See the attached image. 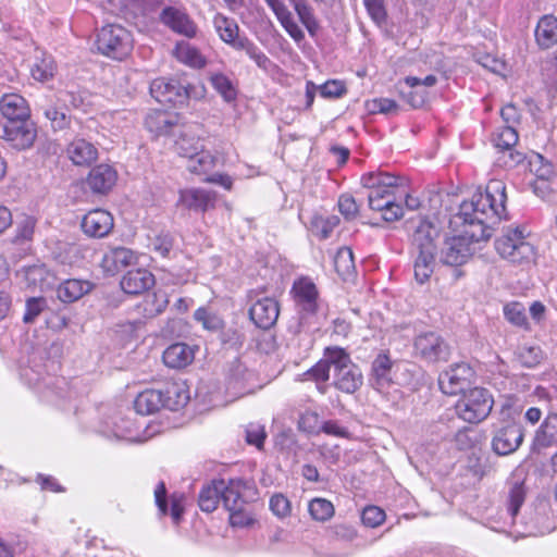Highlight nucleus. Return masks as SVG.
Returning <instances> with one entry per match:
<instances>
[{"label": "nucleus", "instance_id": "f8f14e48", "mask_svg": "<svg viewBox=\"0 0 557 557\" xmlns=\"http://www.w3.org/2000/svg\"><path fill=\"white\" fill-rule=\"evenodd\" d=\"M160 22L176 34L193 38L197 34V25L182 7L166 5L159 14Z\"/></svg>", "mask_w": 557, "mask_h": 557}, {"label": "nucleus", "instance_id": "c9c22d12", "mask_svg": "<svg viewBox=\"0 0 557 557\" xmlns=\"http://www.w3.org/2000/svg\"><path fill=\"white\" fill-rule=\"evenodd\" d=\"M162 399V393L159 389H146L135 398L134 408L139 414H152L163 407Z\"/></svg>", "mask_w": 557, "mask_h": 557}, {"label": "nucleus", "instance_id": "a18cd8bd", "mask_svg": "<svg viewBox=\"0 0 557 557\" xmlns=\"http://www.w3.org/2000/svg\"><path fill=\"white\" fill-rule=\"evenodd\" d=\"M334 267L343 280H348L355 272L354 253L349 247H342L334 257Z\"/></svg>", "mask_w": 557, "mask_h": 557}, {"label": "nucleus", "instance_id": "a19ab883", "mask_svg": "<svg viewBox=\"0 0 557 557\" xmlns=\"http://www.w3.org/2000/svg\"><path fill=\"white\" fill-rule=\"evenodd\" d=\"M338 223L339 219L336 215L323 216L320 214H313L309 222V231L315 237L326 239Z\"/></svg>", "mask_w": 557, "mask_h": 557}, {"label": "nucleus", "instance_id": "8fccbe9b", "mask_svg": "<svg viewBox=\"0 0 557 557\" xmlns=\"http://www.w3.org/2000/svg\"><path fill=\"white\" fill-rule=\"evenodd\" d=\"M25 278L28 285H33L44 290L51 285L52 275L45 265H33L25 270Z\"/></svg>", "mask_w": 557, "mask_h": 557}, {"label": "nucleus", "instance_id": "c85d7f7f", "mask_svg": "<svg viewBox=\"0 0 557 557\" xmlns=\"http://www.w3.org/2000/svg\"><path fill=\"white\" fill-rule=\"evenodd\" d=\"M163 362L172 369H183L195 358L194 349L185 343H175L163 351Z\"/></svg>", "mask_w": 557, "mask_h": 557}, {"label": "nucleus", "instance_id": "bb28decb", "mask_svg": "<svg viewBox=\"0 0 557 557\" xmlns=\"http://www.w3.org/2000/svg\"><path fill=\"white\" fill-rule=\"evenodd\" d=\"M66 153L69 159L78 166H87L98 158L97 148L84 138L73 139L66 148Z\"/></svg>", "mask_w": 557, "mask_h": 557}, {"label": "nucleus", "instance_id": "79ce46f5", "mask_svg": "<svg viewBox=\"0 0 557 557\" xmlns=\"http://www.w3.org/2000/svg\"><path fill=\"white\" fill-rule=\"evenodd\" d=\"M55 72L57 64L54 59L46 53H42L41 58H36L30 69L33 78L41 83L50 81Z\"/></svg>", "mask_w": 557, "mask_h": 557}, {"label": "nucleus", "instance_id": "412c9836", "mask_svg": "<svg viewBox=\"0 0 557 557\" xmlns=\"http://www.w3.org/2000/svg\"><path fill=\"white\" fill-rule=\"evenodd\" d=\"M273 12L285 32L299 44L305 39V33L296 23L293 13L289 11L284 0H263Z\"/></svg>", "mask_w": 557, "mask_h": 557}, {"label": "nucleus", "instance_id": "338daca9", "mask_svg": "<svg viewBox=\"0 0 557 557\" xmlns=\"http://www.w3.org/2000/svg\"><path fill=\"white\" fill-rule=\"evenodd\" d=\"M318 87L323 98H339L346 92L344 84L339 81H327Z\"/></svg>", "mask_w": 557, "mask_h": 557}, {"label": "nucleus", "instance_id": "052dcab7", "mask_svg": "<svg viewBox=\"0 0 557 557\" xmlns=\"http://www.w3.org/2000/svg\"><path fill=\"white\" fill-rule=\"evenodd\" d=\"M270 509L276 517L286 518L292 511L290 502L283 494H274L270 498Z\"/></svg>", "mask_w": 557, "mask_h": 557}, {"label": "nucleus", "instance_id": "f704fd0d", "mask_svg": "<svg viewBox=\"0 0 557 557\" xmlns=\"http://www.w3.org/2000/svg\"><path fill=\"white\" fill-rule=\"evenodd\" d=\"M91 289V284L83 280H66L57 289V296L62 302H74Z\"/></svg>", "mask_w": 557, "mask_h": 557}, {"label": "nucleus", "instance_id": "9b49d317", "mask_svg": "<svg viewBox=\"0 0 557 557\" xmlns=\"http://www.w3.org/2000/svg\"><path fill=\"white\" fill-rule=\"evenodd\" d=\"M523 437V426L520 423L509 422L495 432L492 449L498 456L510 455L521 446Z\"/></svg>", "mask_w": 557, "mask_h": 557}, {"label": "nucleus", "instance_id": "2f4dec72", "mask_svg": "<svg viewBox=\"0 0 557 557\" xmlns=\"http://www.w3.org/2000/svg\"><path fill=\"white\" fill-rule=\"evenodd\" d=\"M536 449L557 446V413H549L544 419L533 438Z\"/></svg>", "mask_w": 557, "mask_h": 557}, {"label": "nucleus", "instance_id": "6e6552de", "mask_svg": "<svg viewBox=\"0 0 557 557\" xmlns=\"http://www.w3.org/2000/svg\"><path fill=\"white\" fill-rule=\"evenodd\" d=\"M0 137L13 149L27 150L36 140L37 128L30 119L4 122L0 127Z\"/></svg>", "mask_w": 557, "mask_h": 557}, {"label": "nucleus", "instance_id": "e2e57ef3", "mask_svg": "<svg viewBox=\"0 0 557 557\" xmlns=\"http://www.w3.org/2000/svg\"><path fill=\"white\" fill-rule=\"evenodd\" d=\"M246 442L249 445H255L258 449L263 447L265 440V431L263 425L259 423H250L246 428Z\"/></svg>", "mask_w": 557, "mask_h": 557}, {"label": "nucleus", "instance_id": "72a5a7b5", "mask_svg": "<svg viewBox=\"0 0 557 557\" xmlns=\"http://www.w3.org/2000/svg\"><path fill=\"white\" fill-rule=\"evenodd\" d=\"M555 529L550 523L548 508L546 504H541L535 508V516L527 523L524 531L519 532L522 536L544 535Z\"/></svg>", "mask_w": 557, "mask_h": 557}, {"label": "nucleus", "instance_id": "13d9d810", "mask_svg": "<svg viewBox=\"0 0 557 557\" xmlns=\"http://www.w3.org/2000/svg\"><path fill=\"white\" fill-rule=\"evenodd\" d=\"M168 305V295L163 292H157L146 300L145 311L148 315H157L162 313Z\"/></svg>", "mask_w": 557, "mask_h": 557}, {"label": "nucleus", "instance_id": "3c124183", "mask_svg": "<svg viewBox=\"0 0 557 557\" xmlns=\"http://www.w3.org/2000/svg\"><path fill=\"white\" fill-rule=\"evenodd\" d=\"M145 125L151 133L163 135L170 131L173 124L165 112L153 111L147 114Z\"/></svg>", "mask_w": 557, "mask_h": 557}, {"label": "nucleus", "instance_id": "423d86ee", "mask_svg": "<svg viewBox=\"0 0 557 557\" xmlns=\"http://www.w3.org/2000/svg\"><path fill=\"white\" fill-rule=\"evenodd\" d=\"M494 405L490 391L483 387H473L462 394L456 404V412L460 419L468 423H479L487 418Z\"/></svg>", "mask_w": 557, "mask_h": 557}, {"label": "nucleus", "instance_id": "39448f33", "mask_svg": "<svg viewBox=\"0 0 557 557\" xmlns=\"http://www.w3.org/2000/svg\"><path fill=\"white\" fill-rule=\"evenodd\" d=\"M495 249L503 259L516 264L530 263L535 259V248L525 239L524 230L520 227L504 230L495 240Z\"/></svg>", "mask_w": 557, "mask_h": 557}, {"label": "nucleus", "instance_id": "37998d69", "mask_svg": "<svg viewBox=\"0 0 557 557\" xmlns=\"http://www.w3.org/2000/svg\"><path fill=\"white\" fill-rule=\"evenodd\" d=\"M175 55L177 60L195 69H200L206 64V60L200 51L185 41L176 45Z\"/></svg>", "mask_w": 557, "mask_h": 557}, {"label": "nucleus", "instance_id": "473e14b6", "mask_svg": "<svg viewBox=\"0 0 557 557\" xmlns=\"http://www.w3.org/2000/svg\"><path fill=\"white\" fill-rule=\"evenodd\" d=\"M525 499V488L523 483L515 482L508 492V505L506 516L509 521H505L503 527L491 525L490 528L497 532L505 531V527L515 523V517L518 515L520 507Z\"/></svg>", "mask_w": 557, "mask_h": 557}, {"label": "nucleus", "instance_id": "864d4df0", "mask_svg": "<svg viewBox=\"0 0 557 557\" xmlns=\"http://www.w3.org/2000/svg\"><path fill=\"white\" fill-rule=\"evenodd\" d=\"M308 510L312 519L317 521H327L335 512L333 504L325 498H314L309 503Z\"/></svg>", "mask_w": 557, "mask_h": 557}, {"label": "nucleus", "instance_id": "b1692460", "mask_svg": "<svg viewBox=\"0 0 557 557\" xmlns=\"http://www.w3.org/2000/svg\"><path fill=\"white\" fill-rule=\"evenodd\" d=\"M163 408L175 411L187 405L190 395L188 387L183 381L166 382L162 389Z\"/></svg>", "mask_w": 557, "mask_h": 557}, {"label": "nucleus", "instance_id": "5fc2aeb1", "mask_svg": "<svg viewBox=\"0 0 557 557\" xmlns=\"http://www.w3.org/2000/svg\"><path fill=\"white\" fill-rule=\"evenodd\" d=\"M293 8L308 33L311 36H314L319 29V23L313 15L312 9L307 4L306 0L294 5Z\"/></svg>", "mask_w": 557, "mask_h": 557}, {"label": "nucleus", "instance_id": "f03ea898", "mask_svg": "<svg viewBox=\"0 0 557 557\" xmlns=\"http://www.w3.org/2000/svg\"><path fill=\"white\" fill-rule=\"evenodd\" d=\"M436 227L429 221L421 220L412 236V244L418 252L414 262V277L418 283H425L432 275L435 264L434 237Z\"/></svg>", "mask_w": 557, "mask_h": 557}, {"label": "nucleus", "instance_id": "f3484780", "mask_svg": "<svg viewBox=\"0 0 557 557\" xmlns=\"http://www.w3.org/2000/svg\"><path fill=\"white\" fill-rule=\"evenodd\" d=\"M116 181V170L110 164L101 163L89 171L86 185L94 194L106 195L115 186Z\"/></svg>", "mask_w": 557, "mask_h": 557}, {"label": "nucleus", "instance_id": "69168bd1", "mask_svg": "<svg viewBox=\"0 0 557 557\" xmlns=\"http://www.w3.org/2000/svg\"><path fill=\"white\" fill-rule=\"evenodd\" d=\"M363 3L373 22L379 25L385 22L386 10L384 0H363Z\"/></svg>", "mask_w": 557, "mask_h": 557}, {"label": "nucleus", "instance_id": "cd10ccee", "mask_svg": "<svg viewBox=\"0 0 557 557\" xmlns=\"http://www.w3.org/2000/svg\"><path fill=\"white\" fill-rule=\"evenodd\" d=\"M393 361L386 352H380L373 360L371 367V385L382 392L392 381Z\"/></svg>", "mask_w": 557, "mask_h": 557}, {"label": "nucleus", "instance_id": "f257e3e1", "mask_svg": "<svg viewBox=\"0 0 557 557\" xmlns=\"http://www.w3.org/2000/svg\"><path fill=\"white\" fill-rule=\"evenodd\" d=\"M506 201V185L499 180H491L484 193L476 191L471 200L463 201L459 216L469 228L444 242L440 261L449 267L465 264L474 252L472 245L487 240L493 227L507 219Z\"/></svg>", "mask_w": 557, "mask_h": 557}, {"label": "nucleus", "instance_id": "c03bdc74", "mask_svg": "<svg viewBox=\"0 0 557 557\" xmlns=\"http://www.w3.org/2000/svg\"><path fill=\"white\" fill-rule=\"evenodd\" d=\"M210 83L213 89L226 101L231 102L236 99L237 89L232 79L221 72L210 75Z\"/></svg>", "mask_w": 557, "mask_h": 557}, {"label": "nucleus", "instance_id": "de8ad7c7", "mask_svg": "<svg viewBox=\"0 0 557 557\" xmlns=\"http://www.w3.org/2000/svg\"><path fill=\"white\" fill-rule=\"evenodd\" d=\"M530 172L541 181H548L554 175V166L543 156L532 152L528 157Z\"/></svg>", "mask_w": 557, "mask_h": 557}, {"label": "nucleus", "instance_id": "2eb2a0df", "mask_svg": "<svg viewBox=\"0 0 557 557\" xmlns=\"http://www.w3.org/2000/svg\"><path fill=\"white\" fill-rule=\"evenodd\" d=\"M81 226L88 237L103 238L113 230L114 220L109 211L95 209L84 215Z\"/></svg>", "mask_w": 557, "mask_h": 557}, {"label": "nucleus", "instance_id": "7c9ffc66", "mask_svg": "<svg viewBox=\"0 0 557 557\" xmlns=\"http://www.w3.org/2000/svg\"><path fill=\"white\" fill-rule=\"evenodd\" d=\"M535 40L542 49H549L557 44V17L555 15L546 14L539 20Z\"/></svg>", "mask_w": 557, "mask_h": 557}, {"label": "nucleus", "instance_id": "4468645a", "mask_svg": "<svg viewBox=\"0 0 557 557\" xmlns=\"http://www.w3.org/2000/svg\"><path fill=\"white\" fill-rule=\"evenodd\" d=\"M518 133L513 126H504L498 128L492 136V143L498 152L504 157L507 154V160H504V165L511 168L520 164L524 160V156L520 152L513 151V147L518 143Z\"/></svg>", "mask_w": 557, "mask_h": 557}, {"label": "nucleus", "instance_id": "09e8293b", "mask_svg": "<svg viewBox=\"0 0 557 557\" xmlns=\"http://www.w3.org/2000/svg\"><path fill=\"white\" fill-rule=\"evenodd\" d=\"M323 358L325 359L329 368H333L334 372L345 369L352 364L348 352L341 347H327L324 351Z\"/></svg>", "mask_w": 557, "mask_h": 557}, {"label": "nucleus", "instance_id": "393cba45", "mask_svg": "<svg viewBox=\"0 0 557 557\" xmlns=\"http://www.w3.org/2000/svg\"><path fill=\"white\" fill-rule=\"evenodd\" d=\"M0 111L5 122L29 119L30 111L26 100L17 94H9L0 99Z\"/></svg>", "mask_w": 557, "mask_h": 557}, {"label": "nucleus", "instance_id": "9d476101", "mask_svg": "<svg viewBox=\"0 0 557 557\" xmlns=\"http://www.w3.org/2000/svg\"><path fill=\"white\" fill-rule=\"evenodd\" d=\"M473 377V369L466 362H459L440 374L438 385L444 394L455 396L467 392Z\"/></svg>", "mask_w": 557, "mask_h": 557}, {"label": "nucleus", "instance_id": "6e6d98bb", "mask_svg": "<svg viewBox=\"0 0 557 557\" xmlns=\"http://www.w3.org/2000/svg\"><path fill=\"white\" fill-rule=\"evenodd\" d=\"M504 315L513 325L524 326L527 324L525 309L518 301L507 304L504 307Z\"/></svg>", "mask_w": 557, "mask_h": 557}, {"label": "nucleus", "instance_id": "1a4fd4ad", "mask_svg": "<svg viewBox=\"0 0 557 557\" xmlns=\"http://www.w3.org/2000/svg\"><path fill=\"white\" fill-rule=\"evenodd\" d=\"M191 88L175 78L159 77L151 82L150 94L162 104L181 106L191 97Z\"/></svg>", "mask_w": 557, "mask_h": 557}, {"label": "nucleus", "instance_id": "774afa93", "mask_svg": "<svg viewBox=\"0 0 557 557\" xmlns=\"http://www.w3.org/2000/svg\"><path fill=\"white\" fill-rule=\"evenodd\" d=\"M338 209L339 212L347 220L355 219L358 214V206L356 200L350 195H342L338 199Z\"/></svg>", "mask_w": 557, "mask_h": 557}, {"label": "nucleus", "instance_id": "58836bf2", "mask_svg": "<svg viewBox=\"0 0 557 557\" xmlns=\"http://www.w3.org/2000/svg\"><path fill=\"white\" fill-rule=\"evenodd\" d=\"M224 487V480L213 481L211 485L205 486L199 494V507L202 511L212 512L218 504L222 502L221 490Z\"/></svg>", "mask_w": 557, "mask_h": 557}, {"label": "nucleus", "instance_id": "20e7f679", "mask_svg": "<svg viewBox=\"0 0 557 557\" xmlns=\"http://www.w3.org/2000/svg\"><path fill=\"white\" fill-rule=\"evenodd\" d=\"M97 50L113 60L126 59L134 47V39L129 30L119 24L102 26L97 34Z\"/></svg>", "mask_w": 557, "mask_h": 557}, {"label": "nucleus", "instance_id": "ddd939ff", "mask_svg": "<svg viewBox=\"0 0 557 557\" xmlns=\"http://www.w3.org/2000/svg\"><path fill=\"white\" fill-rule=\"evenodd\" d=\"M255 494L256 491L250 483L242 479H231L228 482L224 481L221 499L226 510H234L247 505Z\"/></svg>", "mask_w": 557, "mask_h": 557}, {"label": "nucleus", "instance_id": "a878e982", "mask_svg": "<svg viewBox=\"0 0 557 557\" xmlns=\"http://www.w3.org/2000/svg\"><path fill=\"white\" fill-rule=\"evenodd\" d=\"M199 126L190 125L180 129L177 138L175 140V150L183 158H190L191 154H196L197 150L201 149L200 136L198 134Z\"/></svg>", "mask_w": 557, "mask_h": 557}, {"label": "nucleus", "instance_id": "c756f323", "mask_svg": "<svg viewBox=\"0 0 557 557\" xmlns=\"http://www.w3.org/2000/svg\"><path fill=\"white\" fill-rule=\"evenodd\" d=\"M334 386L343 393L354 394L363 382L362 373L356 364H350L338 372H334Z\"/></svg>", "mask_w": 557, "mask_h": 557}, {"label": "nucleus", "instance_id": "4c0bfd02", "mask_svg": "<svg viewBox=\"0 0 557 557\" xmlns=\"http://www.w3.org/2000/svg\"><path fill=\"white\" fill-rule=\"evenodd\" d=\"M213 26L222 41L231 47L242 37L235 20L216 13L213 17Z\"/></svg>", "mask_w": 557, "mask_h": 557}, {"label": "nucleus", "instance_id": "680f3d73", "mask_svg": "<svg viewBox=\"0 0 557 557\" xmlns=\"http://www.w3.org/2000/svg\"><path fill=\"white\" fill-rule=\"evenodd\" d=\"M36 226L35 218L30 215H24L16 224V240H30L33 238Z\"/></svg>", "mask_w": 557, "mask_h": 557}, {"label": "nucleus", "instance_id": "dca6fc26", "mask_svg": "<svg viewBox=\"0 0 557 557\" xmlns=\"http://www.w3.org/2000/svg\"><path fill=\"white\" fill-rule=\"evenodd\" d=\"M137 255L126 247H109L103 253L100 267L109 275H115L124 268L135 264Z\"/></svg>", "mask_w": 557, "mask_h": 557}, {"label": "nucleus", "instance_id": "aec40b11", "mask_svg": "<svg viewBox=\"0 0 557 557\" xmlns=\"http://www.w3.org/2000/svg\"><path fill=\"white\" fill-rule=\"evenodd\" d=\"M278 313V304L271 297L258 299L249 309L250 319L263 330L270 329L276 322Z\"/></svg>", "mask_w": 557, "mask_h": 557}, {"label": "nucleus", "instance_id": "603ef678", "mask_svg": "<svg viewBox=\"0 0 557 557\" xmlns=\"http://www.w3.org/2000/svg\"><path fill=\"white\" fill-rule=\"evenodd\" d=\"M41 109L44 115L50 122V125L54 131L64 129L69 126L70 116L63 109L59 108L57 104L51 103L41 107Z\"/></svg>", "mask_w": 557, "mask_h": 557}, {"label": "nucleus", "instance_id": "0e129e2a", "mask_svg": "<svg viewBox=\"0 0 557 557\" xmlns=\"http://www.w3.org/2000/svg\"><path fill=\"white\" fill-rule=\"evenodd\" d=\"M195 319L202 324V326L210 331H215L222 327V320L215 314L210 313L205 308H199L195 312Z\"/></svg>", "mask_w": 557, "mask_h": 557}, {"label": "nucleus", "instance_id": "e433bc0d", "mask_svg": "<svg viewBox=\"0 0 557 557\" xmlns=\"http://www.w3.org/2000/svg\"><path fill=\"white\" fill-rule=\"evenodd\" d=\"M187 159L186 169L197 175H208L216 165L218 158L203 147Z\"/></svg>", "mask_w": 557, "mask_h": 557}, {"label": "nucleus", "instance_id": "6ab92c4d", "mask_svg": "<svg viewBox=\"0 0 557 557\" xmlns=\"http://www.w3.org/2000/svg\"><path fill=\"white\" fill-rule=\"evenodd\" d=\"M292 293L299 311L313 314L318 309V289L309 278H300L293 285Z\"/></svg>", "mask_w": 557, "mask_h": 557}, {"label": "nucleus", "instance_id": "ea45409f", "mask_svg": "<svg viewBox=\"0 0 557 557\" xmlns=\"http://www.w3.org/2000/svg\"><path fill=\"white\" fill-rule=\"evenodd\" d=\"M235 50H243L255 61L258 67L269 71L273 66V62L247 37H240L233 46Z\"/></svg>", "mask_w": 557, "mask_h": 557}, {"label": "nucleus", "instance_id": "4d7b16f0", "mask_svg": "<svg viewBox=\"0 0 557 557\" xmlns=\"http://www.w3.org/2000/svg\"><path fill=\"white\" fill-rule=\"evenodd\" d=\"M386 515L377 506H367L361 513V521L366 527L376 528L385 521Z\"/></svg>", "mask_w": 557, "mask_h": 557}, {"label": "nucleus", "instance_id": "bf43d9fd", "mask_svg": "<svg viewBox=\"0 0 557 557\" xmlns=\"http://www.w3.org/2000/svg\"><path fill=\"white\" fill-rule=\"evenodd\" d=\"M47 308V300L42 297L29 298L26 302V311L23 317L25 323H33L36 318Z\"/></svg>", "mask_w": 557, "mask_h": 557}, {"label": "nucleus", "instance_id": "a211bd4d", "mask_svg": "<svg viewBox=\"0 0 557 557\" xmlns=\"http://www.w3.org/2000/svg\"><path fill=\"white\" fill-rule=\"evenodd\" d=\"M101 433L109 438L114 437L128 442L141 441L137 423L122 414H116L111 418L110 422H106L101 429Z\"/></svg>", "mask_w": 557, "mask_h": 557}, {"label": "nucleus", "instance_id": "7ed1b4c3", "mask_svg": "<svg viewBox=\"0 0 557 557\" xmlns=\"http://www.w3.org/2000/svg\"><path fill=\"white\" fill-rule=\"evenodd\" d=\"M361 184L370 191L368 194L369 207L382 209L391 201L397 200V197L404 196L399 176H394L383 172H369L361 176Z\"/></svg>", "mask_w": 557, "mask_h": 557}, {"label": "nucleus", "instance_id": "49530a36", "mask_svg": "<svg viewBox=\"0 0 557 557\" xmlns=\"http://www.w3.org/2000/svg\"><path fill=\"white\" fill-rule=\"evenodd\" d=\"M149 249L162 258H169L174 247V237L170 232L162 231L149 238Z\"/></svg>", "mask_w": 557, "mask_h": 557}, {"label": "nucleus", "instance_id": "0eeeda50", "mask_svg": "<svg viewBox=\"0 0 557 557\" xmlns=\"http://www.w3.org/2000/svg\"><path fill=\"white\" fill-rule=\"evenodd\" d=\"M413 354L423 362L434 364L447 362L451 355V348L440 334L429 331L416 336Z\"/></svg>", "mask_w": 557, "mask_h": 557}, {"label": "nucleus", "instance_id": "4be33fe9", "mask_svg": "<svg viewBox=\"0 0 557 557\" xmlns=\"http://www.w3.org/2000/svg\"><path fill=\"white\" fill-rule=\"evenodd\" d=\"M216 194L202 188H188L180 191V202L189 210L205 212L214 207Z\"/></svg>", "mask_w": 557, "mask_h": 557}, {"label": "nucleus", "instance_id": "5701e85b", "mask_svg": "<svg viewBox=\"0 0 557 557\" xmlns=\"http://www.w3.org/2000/svg\"><path fill=\"white\" fill-rule=\"evenodd\" d=\"M120 285L124 293L139 295L154 285V276L146 269L131 270L122 277Z\"/></svg>", "mask_w": 557, "mask_h": 557}]
</instances>
